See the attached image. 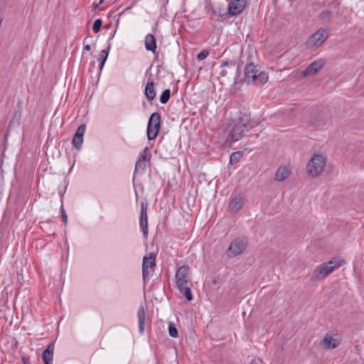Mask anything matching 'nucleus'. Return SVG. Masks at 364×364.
Here are the masks:
<instances>
[{
  "label": "nucleus",
  "instance_id": "obj_28",
  "mask_svg": "<svg viewBox=\"0 0 364 364\" xmlns=\"http://www.w3.org/2000/svg\"><path fill=\"white\" fill-rule=\"evenodd\" d=\"M168 333L172 338H177L178 336L177 328L173 322L168 323Z\"/></svg>",
  "mask_w": 364,
  "mask_h": 364
},
{
  "label": "nucleus",
  "instance_id": "obj_18",
  "mask_svg": "<svg viewBox=\"0 0 364 364\" xmlns=\"http://www.w3.org/2000/svg\"><path fill=\"white\" fill-rule=\"evenodd\" d=\"M138 322H139V332L143 333L144 331V324L146 319V312L143 306L139 307L137 312Z\"/></svg>",
  "mask_w": 364,
  "mask_h": 364
},
{
  "label": "nucleus",
  "instance_id": "obj_21",
  "mask_svg": "<svg viewBox=\"0 0 364 364\" xmlns=\"http://www.w3.org/2000/svg\"><path fill=\"white\" fill-rule=\"evenodd\" d=\"M323 342L328 348L331 349L336 348L339 345V342L328 333L324 336Z\"/></svg>",
  "mask_w": 364,
  "mask_h": 364
},
{
  "label": "nucleus",
  "instance_id": "obj_32",
  "mask_svg": "<svg viewBox=\"0 0 364 364\" xmlns=\"http://www.w3.org/2000/svg\"><path fill=\"white\" fill-rule=\"evenodd\" d=\"M83 142V139L82 138H76L75 136H73L72 143L73 146L79 150L81 148L82 144Z\"/></svg>",
  "mask_w": 364,
  "mask_h": 364
},
{
  "label": "nucleus",
  "instance_id": "obj_16",
  "mask_svg": "<svg viewBox=\"0 0 364 364\" xmlns=\"http://www.w3.org/2000/svg\"><path fill=\"white\" fill-rule=\"evenodd\" d=\"M145 48L147 50L151 51L154 53L156 50V41L153 34H147L144 41Z\"/></svg>",
  "mask_w": 364,
  "mask_h": 364
},
{
  "label": "nucleus",
  "instance_id": "obj_9",
  "mask_svg": "<svg viewBox=\"0 0 364 364\" xmlns=\"http://www.w3.org/2000/svg\"><path fill=\"white\" fill-rule=\"evenodd\" d=\"M247 5V0H230L228 6V14L231 16L240 14Z\"/></svg>",
  "mask_w": 364,
  "mask_h": 364
},
{
  "label": "nucleus",
  "instance_id": "obj_29",
  "mask_svg": "<svg viewBox=\"0 0 364 364\" xmlns=\"http://www.w3.org/2000/svg\"><path fill=\"white\" fill-rule=\"evenodd\" d=\"M85 129H86V125L85 124H80L77 127V131H76L75 134H74V136H75L76 138H82V139H83V136H84V134H85Z\"/></svg>",
  "mask_w": 364,
  "mask_h": 364
},
{
  "label": "nucleus",
  "instance_id": "obj_20",
  "mask_svg": "<svg viewBox=\"0 0 364 364\" xmlns=\"http://www.w3.org/2000/svg\"><path fill=\"white\" fill-rule=\"evenodd\" d=\"M308 125L309 127H319L325 124V121L321 117V115L319 114L316 116H312L307 122Z\"/></svg>",
  "mask_w": 364,
  "mask_h": 364
},
{
  "label": "nucleus",
  "instance_id": "obj_27",
  "mask_svg": "<svg viewBox=\"0 0 364 364\" xmlns=\"http://www.w3.org/2000/svg\"><path fill=\"white\" fill-rule=\"evenodd\" d=\"M171 97L170 89L164 90L160 96V102L161 104H166Z\"/></svg>",
  "mask_w": 364,
  "mask_h": 364
},
{
  "label": "nucleus",
  "instance_id": "obj_10",
  "mask_svg": "<svg viewBox=\"0 0 364 364\" xmlns=\"http://www.w3.org/2000/svg\"><path fill=\"white\" fill-rule=\"evenodd\" d=\"M324 64L325 60L323 59H319L312 62L301 73V77L305 78L308 76L316 74L323 67Z\"/></svg>",
  "mask_w": 364,
  "mask_h": 364
},
{
  "label": "nucleus",
  "instance_id": "obj_23",
  "mask_svg": "<svg viewBox=\"0 0 364 364\" xmlns=\"http://www.w3.org/2000/svg\"><path fill=\"white\" fill-rule=\"evenodd\" d=\"M242 205L240 197L234 198L229 204V209L230 211L234 212L238 210Z\"/></svg>",
  "mask_w": 364,
  "mask_h": 364
},
{
  "label": "nucleus",
  "instance_id": "obj_22",
  "mask_svg": "<svg viewBox=\"0 0 364 364\" xmlns=\"http://www.w3.org/2000/svg\"><path fill=\"white\" fill-rule=\"evenodd\" d=\"M110 43L108 45L107 49H104V50H102L100 53V58H99V60H100V65H99V68L100 70H102L104 65H105V63L107 59V57H108V55H109V49H110Z\"/></svg>",
  "mask_w": 364,
  "mask_h": 364
},
{
  "label": "nucleus",
  "instance_id": "obj_33",
  "mask_svg": "<svg viewBox=\"0 0 364 364\" xmlns=\"http://www.w3.org/2000/svg\"><path fill=\"white\" fill-rule=\"evenodd\" d=\"M149 149L148 147H145L144 150L139 154V156L138 157V159H143V160H149L150 158L147 156Z\"/></svg>",
  "mask_w": 364,
  "mask_h": 364
},
{
  "label": "nucleus",
  "instance_id": "obj_14",
  "mask_svg": "<svg viewBox=\"0 0 364 364\" xmlns=\"http://www.w3.org/2000/svg\"><path fill=\"white\" fill-rule=\"evenodd\" d=\"M53 351L54 343H50L42 353V358L44 364H53Z\"/></svg>",
  "mask_w": 364,
  "mask_h": 364
},
{
  "label": "nucleus",
  "instance_id": "obj_35",
  "mask_svg": "<svg viewBox=\"0 0 364 364\" xmlns=\"http://www.w3.org/2000/svg\"><path fill=\"white\" fill-rule=\"evenodd\" d=\"M61 217L63 218V223L65 224H67V223H68V216H67L65 210H64L63 206L61 207Z\"/></svg>",
  "mask_w": 364,
  "mask_h": 364
},
{
  "label": "nucleus",
  "instance_id": "obj_34",
  "mask_svg": "<svg viewBox=\"0 0 364 364\" xmlns=\"http://www.w3.org/2000/svg\"><path fill=\"white\" fill-rule=\"evenodd\" d=\"M208 54L209 52L207 50H203L197 55V59L198 60H204L205 58H207Z\"/></svg>",
  "mask_w": 364,
  "mask_h": 364
},
{
  "label": "nucleus",
  "instance_id": "obj_5",
  "mask_svg": "<svg viewBox=\"0 0 364 364\" xmlns=\"http://www.w3.org/2000/svg\"><path fill=\"white\" fill-rule=\"evenodd\" d=\"M161 128V114L154 112L151 114L147 124V138L149 141L155 139Z\"/></svg>",
  "mask_w": 364,
  "mask_h": 364
},
{
  "label": "nucleus",
  "instance_id": "obj_42",
  "mask_svg": "<svg viewBox=\"0 0 364 364\" xmlns=\"http://www.w3.org/2000/svg\"><path fill=\"white\" fill-rule=\"evenodd\" d=\"M105 0H100V2L98 3L99 6L102 4L104 3Z\"/></svg>",
  "mask_w": 364,
  "mask_h": 364
},
{
  "label": "nucleus",
  "instance_id": "obj_19",
  "mask_svg": "<svg viewBox=\"0 0 364 364\" xmlns=\"http://www.w3.org/2000/svg\"><path fill=\"white\" fill-rule=\"evenodd\" d=\"M290 175V171L288 168L280 166L275 173V180L278 181H283Z\"/></svg>",
  "mask_w": 364,
  "mask_h": 364
},
{
  "label": "nucleus",
  "instance_id": "obj_3",
  "mask_svg": "<svg viewBox=\"0 0 364 364\" xmlns=\"http://www.w3.org/2000/svg\"><path fill=\"white\" fill-rule=\"evenodd\" d=\"M341 264V261L330 260L316 268L312 273L311 281H319L332 272Z\"/></svg>",
  "mask_w": 364,
  "mask_h": 364
},
{
  "label": "nucleus",
  "instance_id": "obj_15",
  "mask_svg": "<svg viewBox=\"0 0 364 364\" xmlns=\"http://www.w3.org/2000/svg\"><path fill=\"white\" fill-rule=\"evenodd\" d=\"M144 95L149 101H153L156 97L154 82L151 78L149 79L145 87Z\"/></svg>",
  "mask_w": 364,
  "mask_h": 364
},
{
  "label": "nucleus",
  "instance_id": "obj_11",
  "mask_svg": "<svg viewBox=\"0 0 364 364\" xmlns=\"http://www.w3.org/2000/svg\"><path fill=\"white\" fill-rule=\"evenodd\" d=\"M147 201L144 199L141 203V213L139 225L141 228L143 235L144 237H147L148 235V216H147Z\"/></svg>",
  "mask_w": 364,
  "mask_h": 364
},
{
  "label": "nucleus",
  "instance_id": "obj_38",
  "mask_svg": "<svg viewBox=\"0 0 364 364\" xmlns=\"http://www.w3.org/2000/svg\"><path fill=\"white\" fill-rule=\"evenodd\" d=\"M262 360L260 359H253L250 364H261Z\"/></svg>",
  "mask_w": 364,
  "mask_h": 364
},
{
  "label": "nucleus",
  "instance_id": "obj_12",
  "mask_svg": "<svg viewBox=\"0 0 364 364\" xmlns=\"http://www.w3.org/2000/svg\"><path fill=\"white\" fill-rule=\"evenodd\" d=\"M190 268L188 265H183L178 268L176 273V284L182 287L185 283H191L188 279Z\"/></svg>",
  "mask_w": 364,
  "mask_h": 364
},
{
  "label": "nucleus",
  "instance_id": "obj_37",
  "mask_svg": "<svg viewBox=\"0 0 364 364\" xmlns=\"http://www.w3.org/2000/svg\"><path fill=\"white\" fill-rule=\"evenodd\" d=\"M137 1V0H135L133 1V3L132 4L131 6L127 7L119 15H122L124 12L129 11V9H132V7L135 4V3Z\"/></svg>",
  "mask_w": 364,
  "mask_h": 364
},
{
  "label": "nucleus",
  "instance_id": "obj_17",
  "mask_svg": "<svg viewBox=\"0 0 364 364\" xmlns=\"http://www.w3.org/2000/svg\"><path fill=\"white\" fill-rule=\"evenodd\" d=\"M191 285V283H185L184 284L182 285V287H181L180 284H176L180 292L183 294V296H185L186 300L188 301H192L193 299V294L191 293V287H190Z\"/></svg>",
  "mask_w": 364,
  "mask_h": 364
},
{
  "label": "nucleus",
  "instance_id": "obj_31",
  "mask_svg": "<svg viewBox=\"0 0 364 364\" xmlns=\"http://www.w3.org/2000/svg\"><path fill=\"white\" fill-rule=\"evenodd\" d=\"M102 25V20L100 18L96 19L92 25V30L95 33L100 32Z\"/></svg>",
  "mask_w": 364,
  "mask_h": 364
},
{
  "label": "nucleus",
  "instance_id": "obj_24",
  "mask_svg": "<svg viewBox=\"0 0 364 364\" xmlns=\"http://www.w3.org/2000/svg\"><path fill=\"white\" fill-rule=\"evenodd\" d=\"M21 114L14 112L13 117L9 122V128L18 127L21 123Z\"/></svg>",
  "mask_w": 364,
  "mask_h": 364
},
{
  "label": "nucleus",
  "instance_id": "obj_7",
  "mask_svg": "<svg viewBox=\"0 0 364 364\" xmlns=\"http://www.w3.org/2000/svg\"><path fill=\"white\" fill-rule=\"evenodd\" d=\"M156 267V255L150 253L149 256L146 255L143 257L142 263V277L144 282L152 276Z\"/></svg>",
  "mask_w": 364,
  "mask_h": 364
},
{
  "label": "nucleus",
  "instance_id": "obj_25",
  "mask_svg": "<svg viewBox=\"0 0 364 364\" xmlns=\"http://www.w3.org/2000/svg\"><path fill=\"white\" fill-rule=\"evenodd\" d=\"M244 155L243 151H238L231 154L230 156V164H235L240 161Z\"/></svg>",
  "mask_w": 364,
  "mask_h": 364
},
{
  "label": "nucleus",
  "instance_id": "obj_36",
  "mask_svg": "<svg viewBox=\"0 0 364 364\" xmlns=\"http://www.w3.org/2000/svg\"><path fill=\"white\" fill-rule=\"evenodd\" d=\"M14 112L22 114V102H21V101H18L17 102Z\"/></svg>",
  "mask_w": 364,
  "mask_h": 364
},
{
  "label": "nucleus",
  "instance_id": "obj_2",
  "mask_svg": "<svg viewBox=\"0 0 364 364\" xmlns=\"http://www.w3.org/2000/svg\"><path fill=\"white\" fill-rule=\"evenodd\" d=\"M242 81L247 84H255L262 85L268 80V75L264 71H259L256 66L252 63H247L244 69V77Z\"/></svg>",
  "mask_w": 364,
  "mask_h": 364
},
{
  "label": "nucleus",
  "instance_id": "obj_4",
  "mask_svg": "<svg viewBox=\"0 0 364 364\" xmlns=\"http://www.w3.org/2000/svg\"><path fill=\"white\" fill-rule=\"evenodd\" d=\"M326 165L325 159L322 155H314L307 164L306 169L308 173L313 176H318L324 168Z\"/></svg>",
  "mask_w": 364,
  "mask_h": 364
},
{
  "label": "nucleus",
  "instance_id": "obj_39",
  "mask_svg": "<svg viewBox=\"0 0 364 364\" xmlns=\"http://www.w3.org/2000/svg\"><path fill=\"white\" fill-rule=\"evenodd\" d=\"M84 49L87 51H90L91 50V46L90 44H87L84 46Z\"/></svg>",
  "mask_w": 364,
  "mask_h": 364
},
{
  "label": "nucleus",
  "instance_id": "obj_6",
  "mask_svg": "<svg viewBox=\"0 0 364 364\" xmlns=\"http://www.w3.org/2000/svg\"><path fill=\"white\" fill-rule=\"evenodd\" d=\"M222 70L220 73V77H226L231 73H235V84L241 82L240 66L236 67V63L234 61L224 60L221 63Z\"/></svg>",
  "mask_w": 364,
  "mask_h": 364
},
{
  "label": "nucleus",
  "instance_id": "obj_13",
  "mask_svg": "<svg viewBox=\"0 0 364 364\" xmlns=\"http://www.w3.org/2000/svg\"><path fill=\"white\" fill-rule=\"evenodd\" d=\"M326 37L327 36L325 33V31L318 30L310 36L309 43H311L315 46H319L323 43Z\"/></svg>",
  "mask_w": 364,
  "mask_h": 364
},
{
  "label": "nucleus",
  "instance_id": "obj_26",
  "mask_svg": "<svg viewBox=\"0 0 364 364\" xmlns=\"http://www.w3.org/2000/svg\"><path fill=\"white\" fill-rule=\"evenodd\" d=\"M148 160L137 159V161L136 162V164H135V171H134L135 173L144 172L146 167V162Z\"/></svg>",
  "mask_w": 364,
  "mask_h": 364
},
{
  "label": "nucleus",
  "instance_id": "obj_30",
  "mask_svg": "<svg viewBox=\"0 0 364 364\" xmlns=\"http://www.w3.org/2000/svg\"><path fill=\"white\" fill-rule=\"evenodd\" d=\"M331 11L325 10L320 14L319 18L323 21H328L331 18Z\"/></svg>",
  "mask_w": 364,
  "mask_h": 364
},
{
  "label": "nucleus",
  "instance_id": "obj_1",
  "mask_svg": "<svg viewBox=\"0 0 364 364\" xmlns=\"http://www.w3.org/2000/svg\"><path fill=\"white\" fill-rule=\"evenodd\" d=\"M259 122L250 117L247 114H243L240 118L238 122H235L231 129L230 133L228 135L230 142H235L240 140L245 132H248L252 128L257 127Z\"/></svg>",
  "mask_w": 364,
  "mask_h": 364
},
{
  "label": "nucleus",
  "instance_id": "obj_41",
  "mask_svg": "<svg viewBox=\"0 0 364 364\" xmlns=\"http://www.w3.org/2000/svg\"><path fill=\"white\" fill-rule=\"evenodd\" d=\"M98 6H99V4H94L92 5V9H96L97 8H98Z\"/></svg>",
  "mask_w": 364,
  "mask_h": 364
},
{
  "label": "nucleus",
  "instance_id": "obj_40",
  "mask_svg": "<svg viewBox=\"0 0 364 364\" xmlns=\"http://www.w3.org/2000/svg\"><path fill=\"white\" fill-rule=\"evenodd\" d=\"M22 360H23V364H30L28 359H27L24 357L22 358Z\"/></svg>",
  "mask_w": 364,
  "mask_h": 364
},
{
  "label": "nucleus",
  "instance_id": "obj_8",
  "mask_svg": "<svg viewBox=\"0 0 364 364\" xmlns=\"http://www.w3.org/2000/svg\"><path fill=\"white\" fill-rule=\"evenodd\" d=\"M247 242L245 239L236 238L230 245L227 255L230 257H233L241 254L247 247Z\"/></svg>",
  "mask_w": 364,
  "mask_h": 364
}]
</instances>
